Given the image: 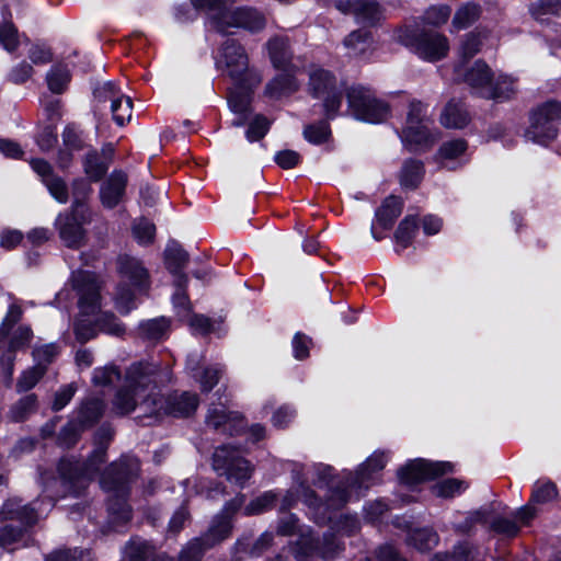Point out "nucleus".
I'll list each match as a JSON object with an SVG mask.
<instances>
[{"mask_svg": "<svg viewBox=\"0 0 561 561\" xmlns=\"http://www.w3.org/2000/svg\"><path fill=\"white\" fill-rule=\"evenodd\" d=\"M170 381L171 373L162 371L158 363H133L125 370L123 385L113 400V408L121 415L133 412L137 407L142 408L148 414L152 405L159 403L158 385Z\"/></svg>", "mask_w": 561, "mask_h": 561, "instance_id": "1", "label": "nucleus"}, {"mask_svg": "<svg viewBox=\"0 0 561 561\" xmlns=\"http://www.w3.org/2000/svg\"><path fill=\"white\" fill-rule=\"evenodd\" d=\"M114 432L110 426H101L94 436L95 447L85 462L73 458H61L57 471L65 495L81 496L92 478L104 463L106 450Z\"/></svg>", "mask_w": 561, "mask_h": 561, "instance_id": "2", "label": "nucleus"}, {"mask_svg": "<svg viewBox=\"0 0 561 561\" xmlns=\"http://www.w3.org/2000/svg\"><path fill=\"white\" fill-rule=\"evenodd\" d=\"M140 465L137 458L124 456L111 463L101 477L102 489L110 494L108 513L114 523L125 524L131 518V508L127 504L129 484L137 477Z\"/></svg>", "mask_w": 561, "mask_h": 561, "instance_id": "3", "label": "nucleus"}, {"mask_svg": "<svg viewBox=\"0 0 561 561\" xmlns=\"http://www.w3.org/2000/svg\"><path fill=\"white\" fill-rule=\"evenodd\" d=\"M454 80L466 83L473 95L485 100H508L516 92L512 77L502 73L496 76L481 59L470 66L457 62Z\"/></svg>", "mask_w": 561, "mask_h": 561, "instance_id": "4", "label": "nucleus"}, {"mask_svg": "<svg viewBox=\"0 0 561 561\" xmlns=\"http://www.w3.org/2000/svg\"><path fill=\"white\" fill-rule=\"evenodd\" d=\"M23 309L20 305L12 302L0 324V365L7 380L11 385L15 353L28 346L33 339V331L30 325H15L22 320Z\"/></svg>", "mask_w": 561, "mask_h": 561, "instance_id": "5", "label": "nucleus"}, {"mask_svg": "<svg viewBox=\"0 0 561 561\" xmlns=\"http://www.w3.org/2000/svg\"><path fill=\"white\" fill-rule=\"evenodd\" d=\"M216 65L242 89L256 87L262 81L260 72L249 68V57L244 47L232 38H227L222 43Z\"/></svg>", "mask_w": 561, "mask_h": 561, "instance_id": "6", "label": "nucleus"}, {"mask_svg": "<svg viewBox=\"0 0 561 561\" xmlns=\"http://www.w3.org/2000/svg\"><path fill=\"white\" fill-rule=\"evenodd\" d=\"M90 192L91 187L84 181H76L73 183L75 201L69 213L59 215L56 220L59 237L68 248L78 249L83 243L84 230L82 226L88 220V209L79 198V194L85 196Z\"/></svg>", "mask_w": 561, "mask_h": 561, "instance_id": "7", "label": "nucleus"}, {"mask_svg": "<svg viewBox=\"0 0 561 561\" xmlns=\"http://www.w3.org/2000/svg\"><path fill=\"white\" fill-rule=\"evenodd\" d=\"M431 125L432 121L426 115V106L420 101H412L405 125L400 134L409 151H425L434 146L438 139V133L432 130Z\"/></svg>", "mask_w": 561, "mask_h": 561, "instance_id": "8", "label": "nucleus"}, {"mask_svg": "<svg viewBox=\"0 0 561 561\" xmlns=\"http://www.w3.org/2000/svg\"><path fill=\"white\" fill-rule=\"evenodd\" d=\"M561 124V102L547 101L530 113V125L525 131V137L542 146L548 145L558 136Z\"/></svg>", "mask_w": 561, "mask_h": 561, "instance_id": "9", "label": "nucleus"}, {"mask_svg": "<svg viewBox=\"0 0 561 561\" xmlns=\"http://www.w3.org/2000/svg\"><path fill=\"white\" fill-rule=\"evenodd\" d=\"M348 110L356 119L367 123H381L390 115L389 105L377 99L374 92L362 85L351 87L346 91Z\"/></svg>", "mask_w": 561, "mask_h": 561, "instance_id": "10", "label": "nucleus"}, {"mask_svg": "<svg viewBox=\"0 0 561 561\" xmlns=\"http://www.w3.org/2000/svg\"><path fill=\"white\" fill-rule=\"evenodd\" d=\"M308 90L313 98L322 101L325 116L333 118L343 100V89L336 77L329 70L316 68L309 73Z\"/></svg>", "mask_w": 561, "mask_h": 561, "instance_id": "11", "label": "nucleus"}, {"mask_svg": "<svg viewBox=\"0 0 561 561\" xmlns=\"http://www.w3.org/2000/svg\"><path fill=\"white\" fill-rule=\"evenodd\" d=\"M213 467L220 476H225L228 481L234 482L241 488L253 472L251 463L230 445H224L215 449Z\"/></svg>", "mask_w": 561, "mask_h": 561, "instance_id": "12", "label": "nucleus"}, {"mask_svg": "<svg viewBox=\"0 0 561 561\" xmlns=\"http://www.w3.org/2000/svg\"><path fill=\"white\" fill-rule=\"evenodd\" d=\"M317 480L314 484L322 486L323 484L329 486V493L322 510L325 514H329L330 510H339L343 507L347 502L355 499L354 491H352L350 483H347V472L344 473L343 480L339 483H333V468L328 465L319 463L314 466Z\"/></svg>", "mask_w": 561, "mask_h": 561, "instance_id": "13", "label": "nucleus"}, {"mask_svg": "<svg viewBox=\"0 0 561 561\" xmlns=\"http://www.w3.org/2000/svg\"><path fill=\"white\" fill-rule=\"evenodd\" d=\"M266 25L263 13L254 8H238L233 11L221 12L214 19L215 28L222 34L229 33L230 27H242L252 33L262 31Z\"/></svg>", "mask_w": 561, "mask_h": 561, "instance_id": "14", "label": "nucleus"}, {"mask_svg": "<svg viewBox=\"0 0 561 561\" xmlns=\"http://www.w3.org/2000/svg\"><path fill=\"white\" fill-rule=\"evenodd\" d=\"M387 457L385 453L375 451L362 463L355 473L347 472V483L354 491L355 499H359L365 491L380 481V472L386 467Z\"/></svg>", "mask_w": 561, "mask_h": 561, "instance_id": "15", "label": "nucleus"}, {"mask_svg": "<svg viewBox=\"0 0 561 561\" xmlns=\"http://www.w3.org/2000/svg\"><path fill=\"white\" fill-rule=\"evenodd\" d=\"M72 287L79 297L78 306L83 314L94 313L100 308L101 283L94 273L77 271L72 274Z\"/></svg>", "mask_w": 561, "mask_h": 561, "instance_id": "16", "label": "nucleus"}, {"mask_svg": "<svg viewBox=\"0 0 561 561\" xmlns=\"http://www.w3.org/2000/svg\"><path fill=\"white\" fill-rule=\"evenodd\" d=\"M199 404L198 396L190 391H174L168 397L160 394L159 403L152 405L148 415L159 417L163 414L174 417H187Z\"/></svg>", "mask_w": 561, "mask_h": 561, "instance_id": "17", "label": "nucleus"}, {"mask_svg": "<svg viewBox=\"0 0 561 561\" xmlns=\"http://www.w3.org/2000/svg\"><path fill=\"white\" fill-rule=\"evenodd\" d=\"M453 463L447 461L432 462L416 459L409 462L398 471V477L405 484H415L451 472Z\"/></svg>", "mask_w": 561, "mask_h": 561, "instance_id": "18", "label": "nucleus"}, {"mask_svg": "<svg viewBox=\"0 0 561 561\" xmlns=\"http://www.w3.org/2000/svg\"><path fill=\"white\" fill-rule=\"evenodd\" d=\"M342 550V546L336 535L332 531L323 534L322 539L314 537L311 531H301L297 540L298 556H320L331 558Z\"/></svg>", "mask_w": 561, "mask_h": 561, "instance_id": "19", "label": "nucleus"}, {"mask_svg": "<svg viewBox=\"0 0 561 561\" xmlns=\"http://www.w3.org/2000/svg\"><path fill=\"white\" fill-rule=\"evenodd\" d=\"M301 500L309 508L314 512V519L317 523H324L325 520H330V514H325L322 510L324 505L318 499L317 494L313 490H311L305 483H300L296 490H288L286 494L283 496L280 502L279 511L285 513L289 511L298 500Z\"/></svg>", "mask_w": 561, "mask_h": 561, "instance_id": "20", "label": "nucleus"}, {"mask_svg": "<svg viewBox=\"0 0 561 561\" xmlns=\"http://www.w3.org/2000/svg\"><path fill=\"white\" fill-rule=\"evenodd\" d=\"M415 49L423 59L435 61L444 58L449 50V43L445 35L437 32H423L415 42Z\"/></svg>", "mask_w": 561, "mask_h": 561, "instance_id": "21", "label": "nucleus"}, {"mask_svg": "<svg viewBox=\"0 0 561 561\" xmlns=\"http://www.w3.org/2000/svg\"><path fill=\"white\" fill-rule=\"evenodd\" d=\"M117 271L123 282L130 286L144 289L148 285V271L142 263L134 256L123 254L117 259Z\"/></svg>", "mask_w": 561, "mask_h": 561, "instance_id": "22", "label": "nucleus"}, {"mask_svg": "<svg viewBox=\"0 0 561 561\" xmlns=\"http://www.w3.org/2000/svg\"><path fill=\"white\" fill-rule=\"evenodd\" d=\"M127 185V175L122 171H114L103 183L100 190V197L103 206L116 207L122 201Z\"/></svg>", "mask_w": 561, "mask_h": 561, "instance_id": "23", "label": "nucleus"}, {"mask_svg": "<svg viewBox=\"0 0 561 561\" xmlns=\"http://www.w3.org/2000/svg\"><path fill=\"white\" fill-rule=\"evenodd\" d=\"M2 519L18 520L23 526H33L37 522L35 507L31 504H22L21 500H8L0 512Z\"/></svg>", "mask_w": 561, "mask_h": 561, "instance_id": "24", "label": "nucleus"}, {"mask_svg": "<svg viewBox=\"0 0 561 561\" xmlns=\"http://www.w3.org/2000/svg\"><path fill=\"white\" fill-rule=\"evenodd\" d=\"M113 154L111 145L102 149V156L98 151H91L85 154L83 167L84 172L91 181H100L108 169V163Z\"/></svg>", "mask_w": 561, "mask_h": 561, "instance_id": "25", "label": "nucleus"}, {"mask_svg": "<svg viewBox=\"0 0 561 561\" xmlns=\"http://www.w3.org/2000/svg\"><path fill=\"white\" fill-rule=\"evenodd\" d=\"M232 530V523L225 515H216L203 535L198 536L202 539L204 547L208 550L219 545L230 537Z\"/></svg>", "mask_w": 561, "mask_h": 561, "instance_id": "26", "label": "nucleus"}, {"mask_svg": "<svg viewBox=\"0 0 561 561\" xmlns=\"http://www.w3.org/2000/svg\"><path fill=\"white\" fill-rule=\"evenodd\" d=\"M344 46L347 54L355 58H366L373 50L371 33L366 30H356L351 32L344 38Z\"/></svg>", "mask_w": 561, "mask_h": 561, "instance_id": "27", "label": "nucleus"}, {"mask_svg": "<svg viewBox=\"0 0 561 561\" xmlns=\"http://www.w3.org/2000/svg\"><path fill=\"white\" fill-rule=\"evenodd\" d=\"M265 47L275 68L286 69L289 66L293 51L287 37L274 36L266 42Z\"/></svg>", "mask_w": 561, "mask_h": 561, "instance_id": "28", "label": "nucleus"}, {"mask_svg": "<svg viewBox=\"0 0 561 561\" xmlns=\"http://www.w3.org/2000/svg\"><path fill=\"white\" fill-rule=\"evenodd\" d=\"M105 404L98 398L87 399L81 403L73 417L81 428L93 426L103 415Z\"/></svg>", "mask_w": 561, "mask_h": 561, "instance_id": "29", "label": "nucleus"}, {"mask_svg": "<svg viewBox=\"0 0 561 561\" xmlns=\"http://www.w3.org/2000/svg\"><path fill=\"white\" fill-rule=\"evenodd\" d=\"M354 19L364 26H376L385 19V12L376 0H362L355 8Z\"/></svg>", "mask_w": 561, "mask_h": 561, "instance_id": "30", "label": "nucleus"}, {"mask_svg": "<svg viewBox=\"0 0 561 561\" xmlns=\"http://www.w3.org/2000/svg\"><path fill=\"white\" fill-rule=\"evenodd\" d=\"M154 554V547L140 537H131L122 549V561H147Z\"/></svg>", "mask_w": 561, "mask_h": 561, "instance_id": "31", "label": "nucleus"}, {"mask_svg": "<svg viewBox=\"0 0 561 561\" xmlns=\"http://www.w3.org/2000/svg\"><path fill=\"white\" fill-rule=\"evenodd\" d=\"M188 262V253L175 241L168 243L164 250V263L175 278L184 274L183 268Z\"/></svg>", "mask_w": 561, "mask_h": 561, "instance_id": "32", "label": "nucleus"}, {"mask_svg": "<svg viewBox=\"0 0 561 561\" xmlns=\"http://www.w3.org/2000/svg\"><path fill=\"white\" fill-rule=\"evenodd\" d=\"M469 121V114L461 102H448L440 115V123L448 128H462Z\"/></svg>", "mask_w": 561, "mask_h": 561, "instance_id": "33", "label": "nucleus"}, {"mask_svg": "<svg viewBox=\"0 0 561 561\" xmlns=\"http://www.w3.org/2000/svg\"><path fill=\"white\" fill-rule=\"evenodd\" d=\"M407 541L416 550L426 552L438 545L439 536L433 528H415L409 533Z\"/></svg>", "mask_w": 561, "mask_h": 561, "instance_id": "34", "label": "nucleus"}, {"mask_svg": "<svg viewBox=\"0 0 561 561\" xmlns=\"http://www.w3.org/2000/svg\"><path fill=\"white\" fill-rule=\"evenodd\" d=\"M403 203L399 197L389 196L382 205L376 210V219L383 229L392 227L394 220L402 211Z\"/></svg>", "mask_w": 561, "mask_h": 561, "instance_id": "35", "label": "nucleus"}, {"mask_svg": "<svg viewBox=\"0 0 561 561\" xmlns=\"http://www.w3.org/2000/svg\"><path fill=\"white\" fill-rule=\"evenodd\" d=\"M298 90V83L290 73H280L265 87V94L272 99H279Z\"/></svg>", "mask_w": 561, "mask_h": 561, "instance_id": "36", "label": "nucleus"}, {"mask_svg": "<svg viewBox=\"0 0 561 561\" xmlns=\"http://www.w3.org/2000/svg\"><path fill=\"white\" fill-rule=\"evenodd\" d=\"M424 164L420 160L409 159L404 161L400 171V184L404 188L415 190L423 180Z\"/></svg>", "mask_w": 561, "mask_h": 561, "instance_id": "37", "label": "nucleus"}, {"mask_svg": "<svg viewBox=\"0 0 561 561\" xmlns=\"http://www.w3.org/2000/svg\"><path fill=\"white\" fill-rule=\"evenodd\" d=\"M486 38V34L483 32H470L466 34L460 43L458 54L460 61L463 65L474 57L482 47L483 41Z\"/></svg>", "mask_w": 561, "mask_h": 561, "instance_id": "38", "label": "nucleus"}, {"mask_svg": "<svg viewBox=\"0 0 561 561\" xmlns=\"http://www.w3.org/2000/svg\"><path fill=\"white\" fill-rule=\"evenodd\" d=\"M481 12L479 4L466 2L457 9L453 18V26L457 30L467 28L480 18Z\"/></svg>", "mask_w": 561, "mask_h": 561, "instance_id": "39", "label": "nucleus"}, {"mask_svg": "<svg viewBox=\"0 0 561 561\" xmlns=\"http://www.w3.org/2000/svg\"><path fill=\"white\" fill-rule=\"evenodd\" d=\"M37 409V397L34 393L26 394L12 404L9 417L13 422H23Z\"/></svg>", "mask_w": 561, "mask_h": 561, "instance_id": "40", "label": "nucleus"}, {"mask_svg": "<svg viewBox=\"0 0 561 561\" xmlns=\"http://www.w3.org/2000/svg\"><path fill=\"white\" fill-rule=\"evenodd\" d=\"M169 328V321L165 318L151 319L141 322L139 325V335L148 341H159L164 337Z\"/></svg>", "mask_w": 561, "mask_h": 561, "instance_id": "41", "label": "nucleus"}, {"mask_svg": "<svg viewBox=\"0 0 561 561\" xmlns=\"http://www.w3.org/2000/svg\"><path fill=\"white\" fill-rule=\"evenodd\" d=\"M187 282L188 278L186 274L179 275V277L174 279L176 290L172 300L175 309L178 310V314L181 317H188L191 312V302L186 294Z\"/></svg>", "mask_w": 561, "mask_h": 561, "instance_id": "42", "label": "nucleus"}, {"mask_svg": "<svg viewBox=\"0 0 561 561\" xmlns=\"http://www.w3.org/2000/svg\"><path fill=\"white\" fill-rule=\"evenodd\" d=\"M558 495L557 486L551 481L538 480L533 486L530 503L546 504L553 501Z\"/></svg>", "mask_w": 561, "mask_h": 561, "instance_id": "43", "label": "nucleus"}, {"mask_svg": "<svg viewBox=\"0 0 561 561\" xmlns=\"http://www.w3.org/2000/svg\"><path fill=\"white\" fill-rule=\"evenodd\" d=\"M417 230V221L414 217H405L398 226L394 233V239L401 249L408 248Z\"/></svg>", "mask_w": 561, "mask_h": 561, "instance_id": "44", "label": "nucleus"}, {"mask_svg": "<svg viewBox=\"0 0 561 561\" xmlns=\"http://www.w3.org/2000/svg\"><path fill=\"white\" fill-rule=\"evenodd\" d=\"M48 88L54 93H61L70 81V73L66 66L53 67L46 76Z\"/></svg>", "mask_w": 561, "mask_h": 561, "instance_id": "45", "label": "nucleus"}, {"mask_svg": "<svg viewBox=\"0 0 561 561\" xmlns=\"http://www.w3.org/2000/svg\"><path fill=\"white\" fill-rule=\"evenodd\" d=\"M237 416L232 413H228L224 405L216 407L213 405L208 409V413L206 416V423L208 426L220 430L222 428L224 432L228 431V424L230 421L234 420Z\"/></svg>", "mask_w": 561, "mask_h": 561, "instance_id": "46", "label": "nucleus"}, {"mask_svg": "<svg viewBox=\"0 0 561 561\" xmlns=\"http://www.w3.org/2000/svg\"><path fill=\"white\" fill-rule=\"evenodd\" d=\"M123 92L112 81L104 82L93 90V95L99 103L111 102V105H119L123 100Z\"/></svg>", "mask_w": 561, "mask_h": 561, "instance_id": "47", "label": "nucleus"}, {"mask_svg": "<svg viewBox=\"0 0 561 561\" xmlns=\"http://www.w3.org/2000/svg\"><path fill=\"white\" fill-rule=\"evenodd\" d=\"M43 365H34L22 373L16 382V391L25 392L34 388L45 375Z\"/></svg>", "mask_w": 561, "mask_h": 561, "instance_id": "48", "label": "nucleus"}, {"mask_svg": "<svg viewBox=\"0 0 561 561\" xmlns=\"http://www.w3.org/2000/svg\"><path fill=\"white\" fill-rule=\"evenodd\" d=\"M208 549L204 547L202 539L195 537L181 549L176 561H202Z\"/></svg>", "mask_w": 561, "mask_h": 561, "instance_id": "49", "label": "nucleus"}, {"mask_svg": "<svg viewBox=\"0 0 561 561\" xmlns=\"http://www.w3.org/2000/svg\"><path fill=\"white\" fill-rule=\"evenodd\" d=\"M237 87L240 91H230L228 96V104L233 113L238 115H243L249 110V91L252 90L254 87H251L250 89H242L240 88L239 84H237Z\"/></svg>", "mask_w": 561, "mask_h": 561, "instance_id": "50", "label": "nucleus"}, {"mask_svg": "<svg viewBox=\"0 0 561 561\" xmlns=\"http://www.w3.org/2000/svg\"><path fill=\"white\" fill-rule=\"evenodd\" d=\"M45 561H91L89 550L60 549L46 556Z\"/></svg>", "mask_w": 561, "mask_h": 561, "instance_id": "51", "label": "nucleus"}, {"mask_svg": "<svg viewBox=\"0 0 561 561\" xmlns=\"http://www.w3.org/2000/svg\"><path fill=\"white\" fill-rule=\"evenodd\" d=\"M96 327L100 332L114 336H121L125 333L124 324L113 313H102L96 319Z\"/></svg>", "mask_w": 561, "mask_h": 561, "instance_id": "52", "label": "nucleus"}, {"mask_svg": "<svg viewBox=\"0 0 561 561\" xmlns=\"http://www.w3.org/2000/svg\"><path fill=\"white\" fill-rule=\"evenodd\" d=\"M0 45L8 51L15 50L19 45L18 30L8 19L0 24Z\"/></svg>", "mask_w": 561, "mask_h": 561, "instance_id": "53", "label": "nucleus"}, {"mask_svg": "<svg viewBox=\"0 0 561 561\" xmlns=\"http://www.w3.org/2000/svg\"><path fill=\"white\" fill-rule=\"evenodd\" d=\"M276 497V494L272 491L263 493L245 506V515H257L271 510L274 506Z\"/></svg>", "mask_w": 561, "mask_h": 561, "instance_id": "54", "label": "nucleus"}, {"mask_svg": "<svg viewBox=\"0 0 561 561\" xmlns=\"http://www.w3.org/2000/svg\"><path fill=\"white\" fill-rule=\"evenodd\" d=\"M133 233L140 244H149L153 241L156 226L151 221L140 218L135 221L133 226Z\"/></svg>", "mask_w": 561, "mask_h": 561, "instance_id": "55", "label": "nucleus"}, {"mask_svg": "<svg viewBox=\"0 0 561 561\" xmlns=\"http://www.w3.org/2000/svg\"><path fill=\"white\" fill-rule=\"evenodd\" d=\"M467 147L468 145L463 139L449 140L440 146L437 156L440 160H454L463 154Z\"/></svg>", "mask_w": 561, "mask_h": 561, "instance_id": "56", "label": "nucleus"}, {"mask_svg": "<svg viewBox=\"0 0 561 561\" xmlns=\"http://www.w3.org/2000/svg\"><path fill=\"white\" fill-rule=\"evenodd\" d=\"M121 379V371L114 365L95 368L92 381L96 386H111Z\"/></svg>", "mask_w": 561, "mask_h": 561, "instance_id": "57", "label": "nucleus"}, {"mask_svg": "<svg viewBox=\"0 0 561 561\" xmlns=\"http://www.w3.org/2000/svg\"><path fill=\"white\" fill-rule=\"evenodd\" d=\"M83 428L80 427L78 422L72 419L70 420L60 431L58 435V443L62 447L70 448L72 447L79 439L80 433Z\"/></svg>", "mask_w": 561, "mask_h": 561, "instance_id": "58", "label": "nucleus"}, {"mask_svg": "<svg viewBox=\"0 0 561 561\" xmlns=\"http://www.w3.org/2000/svg\"><path fill=\"white\" fill-rule=\"evenodd\" d=\"M304 136L309 142L320 145L330 136L329 124L322 121L317 124L308 125L305 127Z\"/></svg>", "mask_w": 561, "mask_h": 561, "instance_id": "59", "label": "nucleus"}, {"mask_svg": "<svg viewBox=\"0 0 561 561\" xmlns=\"http://www.w3.org/2000/svg\"><path fill=\"white\" fill-rule=\"evenodd\" d=\"M58 353V346L54 343H49L42 346H35L32 354L35 365H43L46 371L48 365L53 363Z\"/></svg>", "mask_w": 561, "mask_h": 561, "instance_id": "60", "label": "nucleus"}, {"mask_svg": "<svg viewBox=\"0 0 561 561\" xmlns=\"http://www.w3.org/2000/svg\"><path fill=\"white\" fill-rule=\"evenodd\" d=\"M485 516L486 512L483 510L470 512L462 522L454 524V530L459 535L470 534L477 524L485 523Z\"/></svg>", "mask_w": 561, "mask_h": 561, "instance_id": "61", "label": "nucleus"}, {"mask_svg": "<svg viewBox=\"0 0 561 561\" xmlns=\"http://www.w3.org/2000/svg\"><path fill=\"white\" fill-rule=\"evenodd\" d=\"M467 485L463 481L458 479H445L434 485V493L440 497H453L455 494L460 493Z\"/></svg>", "mask_w": 561, "mask_h": 561, "instance_id": "62", "label": "nucleus"}, {"mask_svg": "<svg viewBox=\"0 0 561 561\" xmlns=\"http://www.w3.org/2000/svg\"><path fill=\"white\" fill-rule=\"evenodd\" d=\"M111 112L114 122L118 126H124L126 122H129L131 118L133 112V102L129 96L123 94V100H119V105H111Z\"/></svg>", "mask_w": 561, "mask_h": 561, "instance_id": "63", "label": "nucleus"}, {"mask_svg": "<svg viewBox=\"0 0 561 561\" xmlns=\"http://www.w3.org/2000/svg\"><path fill=\"white\" fill-rule=\"evenodd\" d=\"M530 12L536 20L543 21L545 15L561 12V0H538L531 5Z\"/></svg>", "mask_w": 561, "mask_h": 561, "instance_id": "64", "label": "nucleus"}]
</instances>
